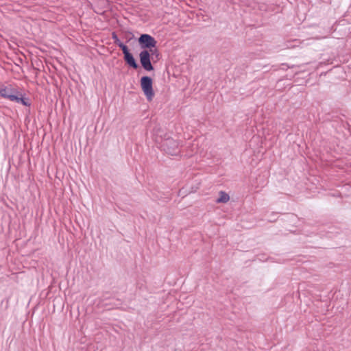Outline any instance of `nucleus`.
I'll return each instance as SVG.
<instances>
[{
  "label": "nucleus",
  "mask_w": 351,
  "mask_h": 351,
  "mask_svg": "<svg viewBox=\"0 0 351 351\" xmlns=\"http://www.w3.org/2000/svg\"><path fill=\"white\" fill-rule=\"evenodd\" d=\"M151 56H154L152 55L150 51H148L147 49L143 50L140 54V62L142 65V66L146 70V71H152L154 69L152 64H151Z\"/></svg>",
  "instance_id": "obj_3"
},
{
  "label": "nucleus",
  "mask_w": 351,
  "mask_h": 351,
  "mask_svg": "<svg viewBox=\"0 0 351 351\" xmlns=\"http://www.w3.org/2000/svg\"><path fill=\"white\" fill-rule=\"evenodd\" d=\"M152 84V78L148 76L142 77L141 79V88L149 101H152L154 96Z\"/></svg>",
  "instance_id": "obj_2"
},
{
  "label": "nucleus",
  "mask_w": 351,
  "mask_h": 351,
  "mask_svg": "<svg viewBox=\"0 0 351 351\" xmlns=\"http://www.w3.org/2000/svg\"><path fill=\"white\" fill-rule=\"evenodd\" d=\"M0 95H1V97H5V98H8V96L10 95L7 93L5 88H0Z\"/></svg>",
  "instance_id": "obj_9"
},
{
  "label": "nucleus",
  "mask_w": 351,
  "mask_h": 351,
  "mask_svg": "<svg viewBox=\"0 0 351 351\" xmlns=\"http://www.w3.org/2000/svg\"><path fill=\"white\" fill-rule=\"evenodd\" d=\"M219 195V197L216 201L217 203H226L229 201L230 197L226 193L220 191Z\"/></svg>",
  "instance_id": "obj_7"
},
{
  "label": "nucleus",
  "mask_w": 351,
  "mask_h": 351,
  "mask_svg": "<svg viewBox=\"0 0 351 351\" xmlns=\"http://www.w3.org/2000/svg\"><path fill=\"white\" fill-rule=\"evenodd\" d=\"M112 39L114 40V43L120 47V44L122 45H125L118 38L117 36L113 33L112 34Z\"/></svg>",
  "instance_id": "obj_8"
},
{
  "label": "nucleus",
  "mask_w": 351,
  "mask_h": 351,
  "mask_svg": "<svg viewBox=\"0 0 351 351\" xmlns=\"http://www.w3.org/2000/svg\"><path fill=\"white\" fill-rule=\"evenodd\" d=\"M138 43L142 49H149L152 56L158 57V51L156 49V40L149 34H142L138 38Z\"/></svg>",
  "instance_id": "obj_1"
},
{
  "label": "nucleus",
  "mask_w": 351,
  "mask_h": 351,
  "mask_svg": "<svg viewBox=\"0 0 351 351\" xmlns=\"http://www.w3.org/2000/svg\"><path fill=\"white\" fill-rule=\"evenodd\" d=\"M8 99L10 101H16L17 103H21L23 106H29L30 105V104H29V102L27 99L23 98L21 96L14 95H10V96H8Z\"/></svg>",
  "instance_id": "obj_6"
},
{
  "label": "nucleus",
  "mask_w": 351,
  "mask_h": 351,
  "mask_svg": "<svg viewBox=\"0 0 351 351\" xmlns=\"http://www.w3.org/2000/svg\"><path fill=\"white\" fill-rule=\"evenodd\" d=\"M164 150L170 155L176 154V150L178 149V143L168 139L164 144Z\"/></svg>",
  "instance_id": "obj_5"
},
{
  "label": "nucleus",
  "mask_w": 351,
  "mask_h": 351,
  "mask_svg": "<svg viewBox=\"0 0 351 351\" xmlns=\"http://www.w3.org/2000/svg\"><path fill=\"white\" fill-rule=\"evenodd\" d=\"M120 48L124 54V60L127 64H128L132 68L136 69L138 67V64H136L133 56L129 52L128 47L126 45H122L120 44Z\"/></svg>",
  "instance_id": "obj_4"
}]
</instances>
